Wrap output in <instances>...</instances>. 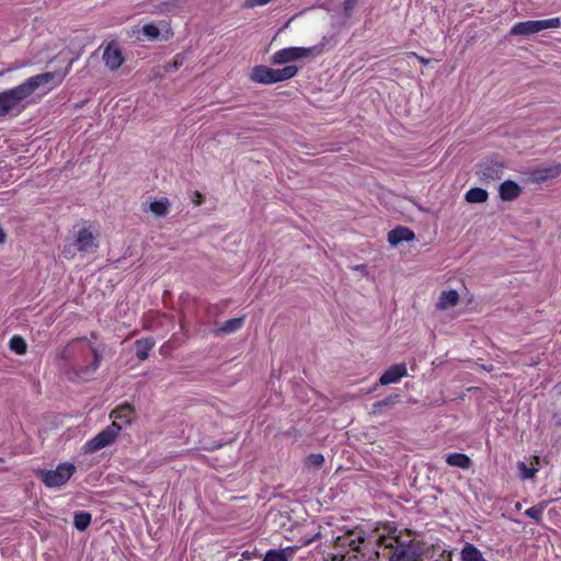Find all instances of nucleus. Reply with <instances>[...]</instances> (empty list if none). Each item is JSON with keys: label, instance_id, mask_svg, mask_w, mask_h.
<instances>
[{"label": "nucleus", "instance_id": "nucleus-1", "mask_svg": "<svg viewBox=\"0 0 561 561\" xmlns=\"http://www.w3.org/2000/svg\"><path fill=\"white\" fill-rule=\"evenodd\" d=\"M59 369L71 381H89L100 367L102 355L85 336L73 339L57 352Z\"/></svg>", "mask_w": 561, "mask_h": 561}, {"label": "nucleus", "instance_id": "nucleus-2", "mask_svg": "<svg viewBox=\"0 0 561 561\" xmlns=\"http://www.w3.org/2000/svg\"><path fill=\"white\" fill-rule=\"evenodd\" d=\"M72 60L69 61L68 66L64 71H51L44 72L33 77H30L21 84L0 92V117H3L13 111L20 112L24 107L22 102L27 99L35 90L42 85H46L53 82L54 87H57L62 82L65 77L70 71Z\"/></svg>", "mask_w": 561, "mask_h": 561}, {"label": "nucleus", "instance_id": "nucleus-3", "mask_svg": "<svg viewBox=\"0 0 561 561\" xmlns=\"http://www.w3.org/2000/svg\"><path fill=\"white\" fill-rule=\"evenodd\" d=\"M423 545L416 540L401 541L399 538L383 539L382 557L388 561H420Z\"/></svg>", "mask_w": 561, "mask_h": 561}, {"label": "nucleus", "instance_id": "nucleus-4", "mask_svg": "<svg viewBox=\"0 0 561 561\" xmlns=\"http://www.w3.org/2000/svg\"><path fill=\"white\" fill-rule=\"evenodd\" d=\"M298 67L295 65H289L282 69L260 65L252 68L250 80L255 83L272 84L294 78L298 73Z\"/></svg>", "mask_w": 561, "mask_h": 561}, {"label": "nucleus", "instance_id": "nucleus-5", "mask_svg": "<svg viewBox=\"0 0 561 561\" xmlns=\"http://www.w3.org/2000/svg\"><path fill=\"white\" fill-rule=\"evenodd\" d=\"M76 472V466L71 462H61L56 469H36L35 476L41 479L45 486L60 488L65 485Z\"/></svg>", "mask_w": 561, "mask_h": 561}, {"label": "nucleus", "instance_id": "nucleus-6", "mask_svg": "<svg viewBox=\"0 0 561 561\" xmlns=\"http://www.w3.org/2000/svg\"><path fill=\"white\" fill-rule=\"evenodd\" d=\"M559 26H561L560 18H551L547 20H528L515 23L510 31V35L530 36L540 33L543 30Z\"/></svg>", "mask_w": 561, "mask_h": 561}, {"label": "nucleus", "instance_id": "nucleus-7", "mask_svg": "<svg viewBox=\"0 0 561 561\" xmlns=\"http://www.w3.org/2000/svg\"><path fill=\"white\" fill-rule=\"evenodd\" d=\"M121 430H122L121 424H116V423L110 424L107 427H105L103 431H101L98 435H95L93 438L89 439L83 445V451L85 454H92V453L99 451L102 448L111 445L112 443L115 442Z\"/></svg>", "mask_w": 561, "mask_h": 561}, {"label": "nucleus", "instance_id": "nucleus-8", "mask_svg": "<svg viewBox=\"0 0 561 561\" xmlns=\"http://www.w3.org/2000/svg\"><path fill=\"white\" fill-rule=\"evenodd\" d=\"M316 47L305 48V47H287L279 49L273 54L271 57V61L274 65H284L288 62H293L296 60L304 59L310 56Z\"/></svg>", "mask_w": 561, "mask_h": 561}, {"label": "nucleus", "instance_id": "nucleus-9", "mask_svg": "<svg viewBox=\"0 0 561 561\" xmlns=\"http://www.w3.org/2000/svg\"><path fill=\"white\" fill-rule=\"evenodd\" d=\"M477 167V174L483 182L500 180L504 174V164L494 159H484Z\"/></svg>", "mask_w": 561, "mask_h": 561}, {"label": "nucleus", "instance_id": "nucleus-10", "mask_svg": "<svg viewBox=\"0 0 561 561\" xmlns=\"http://www.w3.org/2000/svg\"><path fill=\"white\" fill-rule=\"evenodd\" d=\"M102 59L105 66L111 70H117L124 64V56L122 49L115 42H111L104 49Z\"/></svg>", "mask_w": 561, "mask_h": 561}, {"label": "nucleus", "instance_id": "nucleus-11", "mask_svg": "<svg viewBox=\"0 0 561 561\" xmlns=\"http://www.w3.org/2000/svg\"><path fill=\"white\" fill-rule=\"evenodd\" d=\"M407 374L408 370L404 363L392 365L380 376L379 385L388 386L398 382Z\"/></svg>", "mask_w": 561, "mask_h": 561}, {"label": "nucleus", "instance_id": "nucleus-12", "mask_svg": "<svg viewBox=\"0 0 561 561\" xmlns=\"http://www.w3.org/2000/svg\"><path fill=\"white\" fill-rule=\"evenodd\" d=\"M73 245L79 252H85L98 248L93 233L87 228H81L78 231Z\"/></svg>", "mask_w": 561, "mask_h": 561}, {"label": "nucleus", "instance_id": "nucleus-13", "mask_svg": "<svg viewBox=\"0 0 561 561\" xmlns=\"http://www.w3.org/2000/svg\"><path fill=\"white\" fill-rule=\"evenodd\" d=\"M365 538L362 534L348 533L344 536L336 538V546L341 548H348L351 551L360 552V545Z\"/></svg>", "mask_w": 561, "mask_h": 561}, {"label": "nucleus", "instance_id": "nucleus-14", "mask_svg": "<svg viewBox=\"0 0 561 561\" xmlns=\"http://www.w3.org/2000/svg\"><path fill=\"white\" fill-rule=\"evenodd\" d=\"M414 239V232L408 227L398 226L388 232V242L393 247L398 245L403 241L409 242L413 241Z\"/></svg>", "mask_w": 561, "mask_h": 561}, {"label": "nucleus", "instance_id": "nucleus-15", "mask_svg": "<svg viewBox=\"0 0 561 561\" xmlns=\"http://www.w3.org/2000/svg\"><path fill=\"white\" fill-rule=\"evenodd\" d=\"M135 416V410L131 404L124 403L118 405L112 411L111 417L114 420L113 423L118 424V421L123 424H130Z\"/></svg>", "mask_w": 561, "mask_h": 561}, {"label": "nucleus", "instance_id": "nucleus-16", "mask_svg": "<svg viewBox=\"0 0 561 561\" xmlns=\"http://www.w3.org/2000/svg\"><path fill=\"white\" fill-rule=\"evenodd\" d=\"M499 193L502 201L511 202L522 194V188L516 182L506 180L500 185Z\"/></svg>", "mask_w": 561, "mask_h": 561}, {"label": "nucleus", "instance_id": "nucleus-17", "mask_svg": "<svg viewBox=\"0 0 561 561\" xmlns=\"http://www.w3.org/2000/svg\"><path fill=\"white\" fill-rule=\"evenodd\" d=\"M244 317L227 320L221 327L214 331L215 335H229L239 331L244 324Z\"/></svg>", "mask_w": 561, "mask_h": 561}, {"label": "nucleus", "instance_id": "nucleus-18", "mask_svg": "<svg viewBox=\"0 0 561 561\" xmlns=\"http://www.w3.org/2000/svg\"><path fill=\"white\" fill-rule=\"evenodd\" d=\"M401 402V396L398 393L390 394L383 400L376 401L373 404L371 413L374 415H381L385 409H390Z\"/></svg>", "mask_w": 561, "mask_h": 561}, {"label": "nucleus", "instance_id": "nucleus-19", "mask_svg": "<svg viewBox=\"0 0 561 561\" xmlns=\"http://www.w3.org/2000/svg\"><path fill=\"white\" fill-rule=\"evenodd\" d=\"M561 173V164H553L548 168H540L534 171L533 178L537 182H545L557 178Z\"/></svg>", "mask_w": 561, "mask_h": 561}, {"label": "nucleus", "instance_id": "nucleus-20", "mask_svg": "<svg viewBox=\"0 0 561 561\" xmlns=\"http://www.w3.org/2000/svg\"><path fill=\"white\" fill-rule=\"evenodd\" d=\"M447 465L461 469H469L472 466L470 457L462 453H451L446 456Z\"/></svg>", "mask_w": 561, "mask_h": 561}, {"label": "nucleus", "instance_id": "nucleus-21", "mask_svg": "<svg viewBox=\"0 0 561 561\" xmlns=\"http://www.w3.org/2000/svg\"><path fill=\"white\" fill-rule=\"evenodd\" d=\"M136 356L139 360H145L149 356V352L154 346V340L151 337H146L141 340H137L134 343Z\"/></svg>", "mask_w": 561, "mask_h": 561}, {"label": "nucleus", "instance_id": "nucleus-22", "mask_svg": "<svg viewBox=\"0 0 561 561\" xmlns=\"http://www.w3.org/2000/svg\"><path fill=\"white\" fill-rule=\"evenodd\" d=\"M459 295L455 289L444 290L437 301L438 309H447L457 305Z\"/></svg>", "mask_w": 561, "mask_h": 561}, {"label": "nucleus", "instance_id": "nucleus-23", "mask_svg": "<svg viewBox=\"0 0 561 561\" xmlns=\"http://www.w3.org/2000/svg\"><path fill=\"white\" fill-rule=\"evenodd\" d=\"M461 561H483L482 552L472 543L466 542L460 551Z\"/></svg>", "mask_w": 561, "mask_h": 561}, {"label": "nucleus", "instance_id": "nucleus-24", "mask_svg": "<svg viewBox=\"0 0 561 561\" xmlns=\"http://www.w3.org/2000/svg\"><path fill=\"white\" fill-rule=\"evenodd\" d=\"M294 548L287 549H271L268 550L262 561H288V558L293 554Z\"/></svg>", "mask_w": 561, "mask_h": 561}, {"label": "nucleus", "instance_id": "nucleus-25", "mask_svg": "<svg viewBox=\"0 0 561 561\" xmlns=\"http://www.w3.org/2000/svg\"><path fill=\"white\" fill-rule=\"evenodd\" d=\"M170 202L163 197L159 201H153L148 205V209L157 217H164L169 213Z\"/></svg>", "mask_w": 561, "mask_h": 561}, {"label": "nucleus", "instance_id": "nucleus-26", "mask_svg": "<svg viewBox=\"0 0 561 561\" xmlns=\"http://www.w3.org/2000/svg\"><path fill=\"white\" fill-rule=\"evenodd\" d=\"M92 516L88 512H76L73 516V526L79 531H84L91 524Z\"/></svg>", "mask_w": 561, "mask_h": 561}, {"label": "nucleus", "instance_id": "nucleus-27", "mask_svg": "<svg viewBox=\"0 0 561 561\" xmlns=\"http://www.w3.org/2000/svg\"><path fill=\"white\" fill-rule=\"evenodd\" d=\"M489 197L486 190L481 187H472L466 193L468 203H484Z\"/></svg>", "mask_w": 561, "mask_h": 561}, {"label": "nucleus", "instance_id": "nucleus-28", "mask_svg": "<svg viewBox=\"0 0 561 561\" xmlns=\"http://www.w3.org/2000/svg\"><path fill=\"white\" fill-rule=\"evenodd\" d=\"M185 0H167L156 5V11L159 13H171L183 7Z\"/></svg>", "mask_w": 561, "mask_h": 561}, {"label": "nucleus", "instance_id": "nucleus-29", "mask_svg": "<svg viewBox=\"0 0 561 561\" xmlns=\"http://www.w3.org/2000/svg\"><path fill=\"white\" fill-rule=\"evenodd\" d=\"M9 347L18 355H23L26 353L27 345L23 337L20 335H14L9 341Z\"/></svg>", "mask_w": 561, "mask_h": 561}, {"label": "nucleus", "instance_id": "nucleus-30", "mask_svg": "<svg viewBox=\"0 0 561 561\" xmlns=\"http://www.w3.org/2000/svg\"><path fill=\"white\" fill-rule=\"evenodd\" d=\"M517 469L519 471V477L523 480L533 479L536 476V473L538 472V468H536V467L528 468L526 466V463L523 461H519L517 463Z\"/></svg>", "mask_w": 561, "mask_h": 561}, {"label": "nucleus", "instance_id": "nucleus-31", "mask_svg": "<svg viewBox=\"0 0 561 561\" xmlns=\"http://www.w3.org/2000/svg\"><path fill=\"white\" fill-rule=\"evenodd\" d=\"M141 32L149 41H156L160 36V30L153 23L145 24L141 28Z\"/></svg>", "mask_w": 561, "mask_h": 561}, {"label": "nucleus", "instance_id": "nucleus-32", "mask_svg": "<svg viewBox=\"0 0 561 561\" xmlns=\"http://www.w3.org/2000/svg\"><path fill=\"white\" fill-rule=\"evenodd\" d=\"M360 0H344L343 2V18L350 19L352 18L354 11L358 7Z\"/></svg>", "mask_w": 561, "mask_h": 561}, {"label": "nucleus", "instance_id": "nucleus-33", "mask_svg": "<svg viewBox=\"0 0 561 561\" xmlns=\"http://www.w3.org/2000/svg\"><path fill=\"white\" fill-rule=\"evenodd\" d=\"M543 513L542 505H534L525 511V515L536 522H540Z\"/></svg>", "mask_w": 561, "mask_h": 561}, {"label": "nucleus", "instance_id": "nucleus-34", "mask_svg": "<svg viewBox=\"0 0 561 561\" xmlns=\"http://www.w3.org/2000/svg\"><path fill=\"white\" fill-rule=\"evenodd\" d=\"M307 462L314 468H319L323 465L324 457L321 454H310L307 458Z\"/></svg>", "mask_w": 561, "mask_h": 561}, {"label": "nucleus", "instance_id": "nucleus-35", "mask_svg": "<svg viewBox=\"0 0 561 561\" xmlns=\"http://www.w3.org/2000/svg\"><path fill=\"white\" fill-rule=\"evenodd\" d=\"M185 55L184 54H178L174 56V59L172 64L168 67V70H178L184 62Z\"/></svg>", "mask_w": 561, "mask_h": 561}, {"label": "nucleus", "instance_id": "nucleus-36", "mask_svg": "<svg viewBox=\"0 0 561 561\" xmlns=\"http://www.w3.org/2000/svg\"><path fill=\"white\" fill-rule=\"evenodd\" d=\"M272 0H245L243 8L250 9L254 7H262L270 3Z\"/></svg>", "mask_w": 561, "mask_h": 561}, {"label": "nucleus", "instance_id": "nucleus-37", "mask_svg": "<svg viewBox=\"0 0 561 561\" xmlns=\"http://www.w3.org/2000/svg\"><path fill=\"white\" fill-rule=\"evenodd\" d=\"M203 201H204V197L199 192H197V191L193 192V195H192L193 204H195L196 206H199L203 203Z\"/></svg>", "mask_w": 561, "mask_h": 561}, {"label": "nucleus", "instance_id": "nucleus-38", "mask_svg": "<svg viewBox=\"0 0 561 561\" xmlns=\"http://www.w3.org/2000/svg\"><path fill=\"white\" fill-rule=\"evenodd\" d=\"M320 531H318L317 534H314L312 537H309L307 539L304 540V545L307 546V545H310L311 542H313L314 540H317L318 538H320Z\"/></svg>", "mask_w": 561, "mask_h": 561}, {"label": "nucleus", "instance_id": "nucleus-39", "mask_svg": "<svg viewBox=\"0 0 561 561\" xmlns=\"http://www.w3.org/2000/svg\"><path fill=\"white\" fill-rule=\"evenodd\" d=\"M5 241V233L3 229L0 227V243H3Z\"/></svg>", "mask_w": 561, "mask_h": 561}, {"label": "nucleus", "instance_id": "nucleus-40", "mask_svg": "<svg viewBox=\"0 0 561 561\" xmlns=\"http://www.w3.org/2000/svg\"><path fill=\"white\" fill-rule=\"evenodd\" d=\"M413 56H415V57H416V58H417L422 64H427V62H428V60H427V59H425V58H423V57H421V56L416 55L415 53H413Z\"/></svg>", "mask_w": 561, "mask_h": 561}, {"label": "nucleus", "instance_id": "nucleus-41", "mask_svg": "<svg viewBox=\"0 0 561 561\" xmlns=\"http://www.w3.org/2000/svg\"><path fill=\"white\" fill-rule=\"evenodd\" d=\"M64 253H65L66 255H67V254H71V249H70V248L68 249L67 247H65V249H64Z\"/></svg>", "mask_w": 561, "mask_h": 561}, {"label": "nucleus", "instance_id": "nucleus-42", "mask_svg": "<svg viewBox=\"0 0 561 561\" xmlns=\"http://www.w3.org/2000/svg\"><path fill=\"white\" fill-rule=\"evenodd\" d=\"M168 33H169V35L164 37L165 41L169 39L171 36H173V33L171 31Z\"/></svg>", "mask_w": 561, "mask_h": 561}, {"label": "nucleus", "instance_id": "nucleus-43", "mask_svg": "<svg viewBox=\"0 0 561 561\" xmlns=\"http://www.w3.org/2000/svg\"><path fill=\"white\" fill-rule=\"evenodd\" d=\"M534 459H535L536 463L538 465V463H539L540 458H539L538 456H535V457H534Z\"/></svg>", "mask_w": 561, "mask_h": 561}, {"label": "nucleus", "instance_id": "nucleus-44", "mask_svg": "<svg viewBox=\"0 0 561 561\" xmlns=\"http://www.w3.org/2000/svg\"><path fill=\"white\" fill-rule=\"evenodd\" d=\"M557 387H559V388H560V394H561V382H560Z\"/></svg>", "mask_w": 561, "mask_h": 561}]
</instances>
